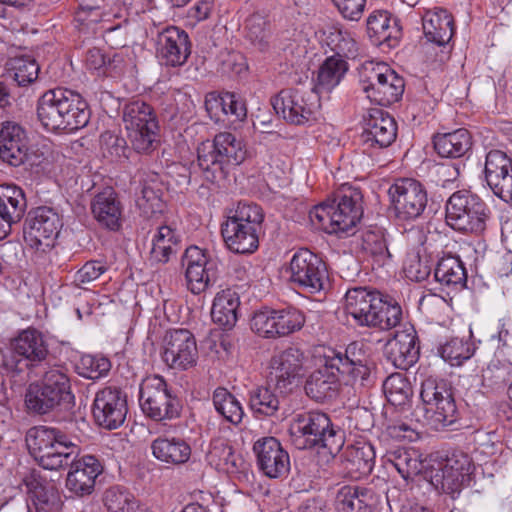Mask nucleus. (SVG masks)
<instances>
[{
    "label": "nucleus",
    "instance_id": "24",
    "mask_svg": "<svg viewBox=\"0 0 512 512\" xmlns=\"http://www.w3.org/2000/svg\"><path fill=\"white\" fill-rule=\"evenodd\" d=\"M384 355L395 368L408 370L413 366L420 355L419 339L414 326L405 324L401 330H397L385 344Z\"/></svg>",
    "mask_w": 512,
    "mask_h": 512
},
{
    "label": "nucleus",
    "instance_id": "55",
    "mask_svg": "<svg viewBox=\"0 0 512 512\" xmlns=\"http://www.w3.org/2000/svg\"><path fill=\"white\" fill-rule=\"evenodd\" d=\"M213 404L216 411L228 422L238 424L242 421L244 411L241 403L226 388L215 389Z\"/></svg>",
    "mask_w": 512,
    "mask_h": 512
},
{
    "label": "nucleus",
    "instance_id": "51",
    "mask_svg": "<svg viewBox=\"0 0 512 512\" xmlns=\"http://www.w3.org/2000/svg\"><path fill=\"white\" fill-rule=\"evenodd\" d=\"M48 391L39 380L29 384L25 393V405L30 413L44 415L62 406Z\"/></svg>",
    "mask_w": 512,
    "mask_h": 512
},
{
    "label": "nucleus",
    "instance_id": "39",
    "mask_svg": "<svg viewBox=\"0 0 512 512\" xmlns=\"http://www.w3.org/2000/svg\"><path fill=\"white\" fill-rule=\"evenodd\" d=\"M288 390H279L268 382L266 386H258L249 392V407L254 414L276 416L281 403L285 400Z\"/></svg>",
    "mask_w": 512,
    "mask_h": 512
},
{
    "label": "nucleus",
    "instance_id": "35",
    "mask_svg": "<svg viewBox=\"0 0 512 512\" xmlns=\"http://www.w3.org/2000/svg\"><path fill=\"white\" fill-rule=\"evenodd\" d=\"M150 448L158 461L172 466L187 463L192 453L190 444L176 436H158L151 442Z\"/></svg>",
    "mask_w": 512,
    "mask_h": 512
},
{
    "label": "nucleus",
    "instance_id": "56",
    "mask_svg": "<svg viewBox=\"0 0 512 512\" xmlns=\"http://www.w3.org/2000/svg\"><path fill=\"white\" fill-rule=\"evenodd\" d=\"M438 351L445 362L451 366H460L464 361L471 358L474 348L468 340L455 337L441 345Z\"/></svg>",
    "mask_w": 512,
    "mask_h": 512
},
{
    "label": "nucleus",
    "instance_id": "41",
    "mask_svg": "<svg viewBox=\"0 0 512 512\" xmlns=\"http://www.w3.org/2000/svg\"><path fill=\"white\" fill-rule=\"evenodd\" d=\"M434 278L447 289L461 290L466 286L467 272L458 256L446 255L438 260Z\"/></svg>",
    "mask_w": 512,
    "mask_h": 512
},
{
    "label": "nucleus",
    "instance_id": "36",
    "mask_svg": "<svg viewBox=\"0 0 512 512\" xmlns=\"http://www.w3.org/2000/svg\"><path fill=\"white\" fill-rule=\"evenodd\" d=\"M367 32L374 45L393 47L401 37L396 18L387 11H374L367 19Z\"/></svg>",
    "mask_w": 512,
    "mask_h": 512
},
{
    "label": "nucleus",
    "instance_id": "3",
    "mask_svg": "<svg viewBox=\"0 0 512 512\" xmlns=\"http://www.w3.org/2000/svg\"><path fill=\"white\" fill-rule=\"evenodd\" d=\"M37 118L50 132H73L84 128L91 112L86 100L67 88L45 91L37 101Z\"/></svg>",
    "mask_w": 512,
    "mask_h": 512
},
{
    "label": "nucleus",
    "instance_id": "20",
    "mask_svg": "<svg viewBox=\"0 0 512 512\" xmlns=\"http://www.w3.org/2000/svg\"><path fill=\"white\" fill-rule=\"evenodd\" d=\"M161 358L174 370L185 371L195 366L198 349L194 335L187 329L167 331L163 339Z\"/></svg>",
    "mask_w": 512,
    "mask_h": 512
},
{
    "label": "nucleus",
    "instance_id": "62",
    "mask_svg": "<svg viewBox=\"0 0 512 512\" xmlns=\"http://www.w3.org/2000/svg\"><path fill=\"white\" fill-rule=\"evenodd\" d=\"M108 270L105 262L100 260L87 261L75 274L74 281L77 286L82 287L98 279Z\"/></svg>",
    "mask_w": 512,
    "mask_h": 512
},
{
    "label": "nucleus",
    "instance_id": "23",
    "mask_svg": "<svg viewBox=\"0 0 512 512\" xmlns=\"http://www.w3.org/2000/svg\"><path fill=\"white\" fill-rule=\"evenodd\" d=\"M484 175L493 194L512 205V157L501 150H490L486 155Z\"/></svg>",
    "mask_w": 512,
    "mask_h": 512
},
{
    "label": "nucleus",
    "instance_id": "34",
    "mask_svg": "<svg viewBox=\"0 0 512 512\" xmlns=\"http://www.w3.org/2000/svg\"><path fill=\"white\" fill-rule=\"evenodd\" d=\"M381 293L370 287H353L345 294L344 310L358 326L365 327Z\"/></svg>",
    "mask_w": 512,
    "mask_h": 512
},
{
    "label": "nucleus",
    "instance_id": "27",
    "mask_svg": "<svg viewBox=\"0 0 512 512\" xmlns=\"http://www.w3.org/2000/svg\"><path fill=\"white\" fill-rule=\"evenodd\" d=\"M23 483L27 488L31 505L28 504V512H58L62 506L61 496L56 486L48 481L41 472L32 470L28 473Z\"/></svg>",
    "mask_w": 512,
    "mask_h": 512
},
{
    "label": "nucleus",
    "instance_id": "30",
    "mask_svg": "<svg viewBox=\"0 0 512 512\" xmlns=\"http://www.w3.org/2000/svg\"><path fill=\"white\" fill-rule=\"evenodd\" d=\"M25 129L15 122H5L0 130V159L11 166L24 163L28 152Z\"/></svg>",
    "mask_w": 512,
    "mask_h": 512
},
{
    "label": "nucleus",
    "instance_id": "9",
    "mask_svg": "<svg viewBox=\"0 0 512 512\" xmlns=\"http://www.w3.org/2000/svg\"><path fill=\"white\" fill-rule=\"evenodd\" d=\"M445 208L447 225L463 233L481 235L491 218L487 204L467 190L454 192L447 200Z\"/></svg>",
    "mask_w": 512,
    "mask_h": 512
},
{
    "label": "nucleus",
    "instance_id": "19",
    "mask_svg": "<svg viewBox=\"0 0 512 512\" xmlns=\"http://www.w3.org/2000/svg\"><path fill=\"white\" fill-rule=\"evenodd\" d=\"M127 412V395L121 388L106 386L96 392L92 415L99 427L106 430L118 429L123 425Z\"/></svg>",
    "mask_w": 512,
    "mask_h": 512
},
{
    "label": "nucleus",
    "instance_id": "10",
    "mask_svg": "<svg viewBox=\"0 0 512 512\" xmlns=\"http://www.w3.org/2000/svg\"><path fill=\"white\" fill-rule=\"evenodd\" d=\"M420 398L424 418L432 429L443 430L459 419L451 385L444 379L426 378L421 384Z\"/></svg>",
    "mask_w": 512,
    "mask_h": 512
},
{
    "label": "nucleus",
    "instance_id": "63",
    "mask_svg": "<svg viewBox=\"0 0 512 512\" xmlns=\"http://www.w3.org/2000/svg\"><path fill=\"white\" fill-rule=\"evenodd\" d=\"M223 103L225 119L242 121L246 118L247 109L245 103L235 93L223 92Z\"/></svg>",
    "mask_w": 512,
    "mask_h": 512
},
{
    "label": "nucleus",
    "instance_id": "18",
    "mask_svg": "<svg viewBox=\"0 0 512 512\" xmlns=\"http://www.w3.org/2000/svg\"><path fill=\"white\" fill-rule=\"evenodd\" d=\"M61 227V218L53 208L37 207L30 212L25 221L24 240L33 249L49 251L54 246V240Z\"/></svg>",
    "mask_w": 512,
    "mask_h": 512
},
{
    "label": "nucleus",
    "instance_id": "53",
    "mask_svg": "<svg viewBox=\"0 0 512 512\" xmlns=\"http://www.w3.org/2000/svg\"><path fill=\"white\" fill-rule=\"evenodd\" d=\"M383 391L387 401L393 406H405L413 396L408 378L402 373H393L383 382Z\"/></svg>",
    "mask_w": 512,
    "mask_h": 512
},
{
    "label": "nucleus",
    "instance_id": "49",
    "mask_svg": "<svg viewBox=\"0 0 512 512\" xmlns=\"http://www.w3.org/2000/svg\"><path fill=\"white\" fill-rule=\"evenodd\" d=\"M386 461L390 463L405 480L421 473L423 462L417 450L399 447L388 451Z\"/></svg>",
    "mask_w": 512,
    "mask_h": 512
},
{
    "label": "nucleus",
    "instance_id": "21",
    "mask_svg": "<svg viewBox=\"0 0 512 512\" xmlns=\"http://www.w3.org/2000/svg\"><path fill=\"white\" fill-rule=\"evenodd\" d=\"M396 136L397 124L388 112L372 108L363 117V131L359 141L364 152L373 148H386L395 141Z\"/></svg>",
    "mask_w": 512,
    "mask_h": 512
},
{
    "label": "nucleus",
    "instance_id": "42",
    "mask_svg": "<svg viewBox=\"0 0 512 512\" xmlns=\"http://www.w3.org/2000/svg\"><path fill=\"white\" fill-rule=\"evenodd\" d=\"M433 144L439 156L444 158H460L465 156L472 147V137L465 128L452 132L437 134Z\"/></svg>",
    "mask_w": 512,
    "mask_h": 512
},
{
    "label": "nucleus",
    "instance_id": "12",
    "mask_svg": "<svg viewBox=\"0 0 512 512\" xmlns=\"http://www.w3.org/2000/svg\"><path fill=\"white\" fill-rule=\"evenodd\" d=\"M139 403L143 413L158 422L177 419L182 411L180 398L160 375H151L142 381Z\"/></svg>",
    "mask_w": 512,
    "mask_h": 512
},
{
    "label": "nucleus",
    "instance_id": "37",
    "mask_svg": "<svg viewBox=\"0 0 512 512\" xmlns=\"http://www.w3.org/2000/svg\"><path fill=\"white\" fill-rule=\"evenodd\" d=\"M422 25L427 40L439 46L448 43L454 34L453 17L442 8L426 11Z\"/></svg>",
    "mask_w": 512,
    "mask_h": 512
},
{
    "label": "nucleus",
    "instance_id": "45",
    "mask_svg": "<svg viewBox=\"0 0 512 512\" xmlns=\"http://www.w3.org/2000/svg\"><path fill=\"white\" fill-rule=\"evenodd\" d=\"M110 21V13L105 12L100 6L80 5L74 13L73 25L79 33L84 35L95 34L99 28L104 31H113L117 26H106Z\"/></svg>",
    "mask_w": 512,
    "mask_h": 512
},
{
    "label": "nucleus",
    "instance_id": "6",
    "mask_svg": "<svg viewBox=\"0 0 512 512\" xmlns=\"http://www.w3.org/2000/svg\"><path fill=\"white\" fill-rule=\"evenodd\" d=\"M299 449H326L335 456L344 445V432L332 424L330 417L319 410L295 413L289 427Z\"/></svg>",
    "mask_w": 512,
    "mask_h": 512
},
{
    "label": "nucleus",
    "instance_id": "22",
    "mask_svg": "<svg viewBox=\"0 0 512 512\" xmlns=\"http://www.w3.org/2000/svg\"><path fill=\"white\" fill-rule=\"evenodd\" d=\"M183 264L186 265V285L191 293L200 294L215 284L218 277L216 263L201 248L188 247L183 256Z\"/></svg>",
    "mask_w": 512,
    "mask_h": 512
},
{
    "label": "nucleus",
    "instance_id": "61",
    "mask_svg": "<svg viewBox=\"0 0 512 512\" xmlns=\"http://www.w3.org/2000/svg\"><path fill=\"white\" fill-rule=\"evenodd\" d=\"M403 271L409 280L421 282L428 278L431 273V267L421 259L419 254H412L405 260Z\"/></svg>",
    "mask_w": 512,
    "mask_h": 512
},
{
    "label": "nucleus",
    "instance_id": "48",
    "mask_svg": "<svg viewBox=\"0 0 512 512\" xmlns=\"http://www.w3.org/2000/svg\"><path fill=\"white\" fill-rule=\"evenodd\" d=\"M402 319L401 306L392 300H387L383 294L376 301L372 314L365 327L390 330L396 327Z\"/></svg>",
    "mask_w": 512,
    "mask_h": 512
},
{
    "label": "nucleus",
    "instance_id": "43",
    "mask_svg": "<svg viewBox=\"0 0 512 512\" xmlns=\"http://www.w3.org/2000/svg\"><path fill=\"white\" fill-rule=\"evenodd\" d=\"M39 381L62 405L73 402L71 378L66 366L61 364L49 366Z\"/></svg>",
    "mask_w": 512,
    "mask_h": 512
},
{
    "label": "nucleus",
    "instance_id": "14",
    "mask_svg": "<svg viewBox=\"0 0 512 512\" xmlns=\"http://www.w3.org/2000/svg\"><path fill=\"white\" fill-rule=\"evenodd\" d=\"M272 106L288 123L304 125L316 119L321 104L314 88L301 86L281 90L272 98Z\"/></svg>",
    "mask_w": 512,
    "mask_h": 512
},
{
    "label": "nucleus",
    "instance_id": "44",
    "mask_svg": "<svg viewBox=\"0 0 512 512\" xmlns=\"http://www.w3.org/2000/svg\"><path fill=\"white\" fill-rule=\"evenodd\" d=\"M206 460L216 470L235 473L243 464V459L235 454L226 439L215 438L209 444Z\"/></svg>",
    "mask_w": 512,
    "mask_h": 512
},
{
    "label": "nucleus",
    "instance_id": "40",
    "mask_svg": "<svg viewBox=\"0 0 512 512\" xmlns=\"http://www.w3.org/2000/svg\"><path fill=\"white\" fill-rule=\"evenodd\" d=\"M240 306L239 294L233 289H225L218 292L213 300L211 317L219 326L231 329L238 320Z\"/></svg>",
    "mask_w": 512,
    "mask_h": 512
},
{
    "label": "nucleus",
    "instance_id": "5",
    "mask_svg": "<svg viewBox=\"0 0 512 512\" xmlns=\"http://www.w3.org/2000/svg\"><path fill=\"white\" fill-rule=\"evenodd\" d=\"M265 214L254 202L239 201L228 209L221 224V235L226 247L238 254H251L259 246V236L264 233Z\"/></svg>",
    "mask_w": 512,
    "mask_h": 512
},
{
    "label": "nucleus",
    "instance_id": "2",
    "mask_svg": "<svg viewBox=\"0 0 512 512\" xmlns=\"http://www.w3.org/2000/svg\"><path fill=\"white\" fill-rule=\"evenodd\" d=\"M324 367L314 371L305 383L308 397L323 402L337 395L339 377L333 371L346 378L347 382H363L370 375L367 355L360 342H352L344 349H329L324 355Z\"/></svg>",
    "mask_w": 512,
    "mask_h": 512
},
{
    "label": "nucleus",
    "instance_id": "57",
    "mask_svg": "<svg viewBox=\"0 0 512 512\" xmlns=\"http://www.w3.org/2000/svg\"><path fill=\"white\" fill-rule=\"evenodd\" d=\"M103 502L110 512H134L136 508L134 495L119 485L111 486L104 492Z\"/></svg>",
    "mask_w": 512,
    "mask_h": 512
},
{
    "label": "nucleus",
    "instance_id": "58",
    "mask_svg": "<svg viewBox=\"0 0 512 512\" xmlns=\"http://www.w3.org/2000/svg\"><path fill=\"white\" fill-rule=\"evenodd\" d=\"M111 361L102 355H84L76 365L79 376L97 380L108 375L111 370Z\"/></svg>",
    "mask_w": 512,
    "mask_h": 512
},
{
    "label": "nucleus",
    "instance_id": "29",
    "mask_svg": "<svg viewBox=\"0 0 512 512\" xmlns=\"http://www.w3.org/2000/svg\"><path fill=\"white\" fill-rule=\"evenodd\" d=\"M27 200L24 191L15 184L0 185V240L11 232L12 226L24 217Z\"/></svg>",
    "mask_w": 512,
    "mask_h": 512
},
{
    "label": "nucleus",
    "instance_id": "8",
    "mask_svg": "<svg viewBox=\"0 0 512 512\" xmlns=\"http://www.w3.org/2000/svg\"><path fill=\"white\" fill-rule=\"evenodd\" d=\"M122 120L127 138L138 153L149 154L159 145V122L154 108L136 99L124 105Z\"/></svg>",
    "mask_w": 512,
    "mask_h": 512
},
{
    "label": "nucleus",
    "instance_id": "17",
    "mask_svg": "<svg viewBox=\"0 0 512 512\" xmlns=\"http://www.w3.org/2000/svg\"><path fill=\"white\" fill-rule=\"evenodd\" d=\"M388 194L398 220H416L426 209L427 191L418 180L412 178L397 179L390 186Z\"/></svg>",
    "mask_w": 512,
    "mask_h": 512
},
{
    "label": "nucleus",
    "instance_id": "38",
    "mask_svg": "<svg viewBox=\"0 0 512 512\" xmlns=\"http://www.w3.org/2000/svg\"><path fill=\"white\" fill-rule=\"evenodd\" d=\"M359 237L362 250L379 266H384L392 260L391 239L385 229L377 226L369 227Z\"/></svg>",
    "mask_w": 512,
    "mask_h": 512
},
{
    "label": "nucleus",
    "instance_id": "54",
    "mask_svg": "<svg viewBox=\"0 0 512 512\" xmlns=\"http://www.w3.org/2000/svg\"><path fill=\"white\" fill-rule=\"evenodd\" d=\"M7 74L19 86H27L38 78L39 65L30 56H16L6 63Z\"/></svg>",
    "mask_w": 512,
    "mask_h": 512
},
{
    "label": "nucleus",
    "instance_id": "25",
    "mask_svg": "<svg viewBox=\"0 0 512 512\" xmlns=\"http://www.w3.org/2000/svg\"><path fill=\"white\" fill-rule=\"evenodd\" d=\"M259 470L271 479L282 478L290 470V457L275 437L258 439L253 445Z\"/></svg>",
    "mask_w": 512,
    "mask_h": 512
},
{
    "label": "nucleus",
    "instance_id": "7",
    "mask_svg": "<svg viewBox=\"0 0 512 512\" xmlns=\"http://www.w3.org/2000/svg\"><path fill=\"white\" fill-rule=\"evenodd\" d=\"M247 156L242 139L230 132L215 135L213 141L202 142L197 149V164L209 182L225 179L232 167L240 165Z\"/></svg>",
    "mask_w": 512,
    "mask_h": 512
},
{
    "label": "nucleus",
    "instance_id": "52",
    "mask_svg": "<svg viewBox=\"0 0 512 512\" xmlns=\"http://www.w3.org/2000/svg\"><path fill=\"white\" fill-rule=\"evenodd\" d=\"M245 37L259 51L269 49L272 37L271 25L267 17L261 13L250 15L245 21Z\"/></svg>",
    "mask_w": 512,
    "mask_h": 512
},
{
    "label": "nucleus",
    "instance_id": "13",
    "mask_svg": "<svg viewBox=\"0 0 512 512\" xmlns=\"http://www.w3.org/2000/svg\"><path fill=\"white\" fill-rule=\"evenodd\" d=\"M49 343L44 334L29 327L18 333L10 342V356L4 360L5 366L13 371H32L48 364Z\"/></svg>",
    "mask_w": 512,
    "mask_h": 512
},
{
    "label": "nucleus",
    "instance_id": "47",
    "mask_svg": "<svg viewBox=\"0 0 512 512\" xmlns=\"http://www.w3.org/2000/svg\"><path fill=\"white\" fill-rule=\"evenodd\" d=\"M371 491L358 486H342L336 494L338 512H372Z\"/></svg>",
    "mask_w": 512,
    "mask_h": 512
},
{
    "label": "nucleus",
    "instance_id": "11",
    "mask_svg": "<svg viewBox=\"0 0 512 512\" xmlns=\"http://www.w3.org/2000/svg\"><path fill=\"white\" fill-rule=\"evenodd\" d=\"M359 85L371 102L389 106L404 93L403 77L383 62H365L359 69Z\"/></svg>",
    "mask_w": 512,
    "mask_h": 512
},
{
    "label": "nucleus",
    "instance_id": "50",
    "mask_svg": "<svg viewBox=\"0 0 512 512\" xmlns=\"http://www.w3.org/2000/svg\"><path fill=\"white\" fill-rule=\"evenodd\" d=\"M347 70L348 65L344 59L336 56L326 58L318 70L314 90L318 94L323 91H331L340 83Z\"/></svg>",
    "mask_w": 512,
    "mask_h": 512
},
{
    "label": "nucleus",
    "instance_id": "15",
    "mask_svg": "<svg viewBox=\"0 0 512 512\" xmlns=\"http://www.w3.org/2000/svg\"><path fill=\"white\" fill-rule=\"evenodd\" d=\"M473 469L470 456L455 450L437 468L431 470L430 482L437 490L456 499L463 489L470 486Z\"/></svg>",
    "mask_w": 512,
    "mask_h": 512
},
{
    "label": "nucleus",
    "instance_id": "59",
    "mask_svg": "<svg viewBox=\"0 0 512 512\" xmlns=\"http://www.w3.org/2000/svg\"><path fill=\"white\" fill-rule=\"evenodd\" d=\"M278 337H284L302 329L305 324L304 313L292 306L275 310Z\"/></svg>",
    "mask_w": 512,
    "mask_h": 512
},
{
    "label": "nucleus",
    "instance_id": "32",
    "mask_svg": "<svg viewBox=\"0 0 512 512\" xmlns=\"http://www.w3.org/2000/svg\"><path fill=\"white\" fill-rule=\"evenodd\" d=\"M376 453L372 444L356 442L345 448L341 455V466L351 479L359 480L370 475L375 465Z\"/></svg>",
    "mask_w": 512,
    "mask_h": 512
},
{
    "label": "nucleus",
    "instance_id": "33",
    "mask_svg": "<svg viewBox=\"0 0 512 512\" xmlns=\"http://www.w3.org/2000/svg\"><path fill=\"white\" fill-rule=\"evenodd\" d=\"M91 210L94 218L101 226L112 231L120 229L123 205L112 188H107L94 196L91 202Z\"/></svg>",
    "mask_w": 512,
    "mask_h": 512
},
{
    "label": "nucleus",
    "instance_id": "16",
    "mask_svg": "<svg viewBox=\"0 0 512 512\" xmlns=\"http://www.w3.org/2000/svg\"><path fill=\"white\" fill-rule=\"evenodd\" d=\"M289 281L294 288L308 294L323 291L328 282L326 263L309 249L296 251L289 261Z\"/></svg>",
    "mask_w": 512,
    "mask_h": 512
},
{
    "label": "nucleus",
    "instance_id": "1",
    "mask_svg": "<svg viewBox=\"0 0 512 512\" xmlns=\"http://www.w3.org/2000/svg\"><path fill=\"white\" fill-rule=\"evenodd\" d=\"M26 443L35 461L46 470H59L70 466L66 478L67 489L77 496L90 495L103 465L94 455L76 459L78 446L61 430L48 426H35L28 430Z\"/></svg>",
    "mask_w": 512,
    "mask_h": 512
},
{
    "label": "nucleus",
    "instance_id": "60",
    "mask_svg": "<svg viewBox=\"0 0 512 512\" xmlns=\"http://www.w3.org/2000/svg\"><path fill=\"white\" fill-rule=\"evenodd\" d=\"M275 310L263 309L254 314L251 319V329L265 338L278 337Z\"/></svg>",
    "mask_w": 512,
    "mask_h": 512
},
{
    "label": "nucleus",
    "instance_id": "31",
    "mask_svg": "<svg viewBox=\"0 0 512 512\" xmlns=\"http://www.w3.org/2000/svg\"><path fill=\"white\" fill-rule=\"evenodd\" d=\"M138 175L141 188L136 196V206L140 214L149 219L164 210L162 183L155 172L139 171Z\"/></svg>",
    "mask_w": 512,
    "mask_h": 512
},
{
    "label": "nucleus",
    "instance_id": "64",
    "mask_svg": "<svg viewBox=\"0 0 512 512\" xmlns=\"http://www.w3.org/2000/svg\"><path fill=\"white\" fill-rule=\"evenodd\" d=\"M339 13L348 20L358 21L364 12L366 0H331Z\"/></svg>",
    "mask_w": 512,
    "mask_h": 512
},
{
    "label": "nucleus",
    "instance_id": "26",
    "mask_svg": "<svg viewBox=\"0 0 512 512\" xmlns=\"http://www.w3.org/2000/svg\"><path fill=\"white\" fill-rule=\"evenodd\" d=\"M305 355L296 347H289L274 355L269 364L268 379L279 390H290L295 379L301 374Z\"/></svg>",
    "mask_w": 512,
    "mask_h": 512
},
{
    "label": "nucleus",
    "instance_id": "28",
    "mask_svg": "<svg viewBox=\"0 0 512 512\" xmlns=\"http://www.w3.org/2000/svg\"><path fill=\"white\" fill-rule=\"evenodd\" d=\"M191 46L187 32L176 26L165 28L157 37V54L166 66L184 65L191 54Z\"/></svg>",
    "mask_w": 512,
    "mask_h": 512
},
{
    "label": "nucleus",
    "instance_id": "46",
    "mask_svg": "<svg viewBox=\"0 0 512 512\" xmlns=\"http://www.w3.org/2000/svg\"><path fill=\"white\" fill-rule=\"evenodd\" d=\"M179 247L180 240L176 231L170 226L162 225L153 235L149 260L153 264H166Z\"/></svg>",
    "mask_w": 512,
    "mask_h": 512
},
{
    "label": "nucleus",
    "instance_id": "4",
    "mask_svg": "<svg viewBox=\"0 0 512 512\" xmlns=\"http://www.w3.org/2000/svg\"><path fill=\"white\" fill-rule=\"evenodd\" d=\"M362 194L359 189L343 185L331 199L315 206L310 211V219L328 234L340 238L355 234L356 225L360 222L363 209Z\"/></svg>",
    "mask_w": 512,
    "mask_h": 512
}]
</instances>
